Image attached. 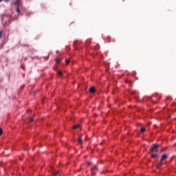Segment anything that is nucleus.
Here are the masks:
<instances>
[{"label":"nucleus","mask_w":176,"mask_h":176,"mask_svg":"<svg viewBox=\"0 0 176 176\" xmlns=\"http://www.w3.org/2000/svg\"><path fill=\"white\" fill-rule=\"evenodd\" d=\"M2 134V129L0 128V135Z\"/></svg>","instance_id":"nucleus-13"},{"label":"nucleus","mask_w":176,"mask_h":176,"mask_svg":"<svg viewBox=\"0 0 176 176\" xmlns=\"http://www.w3.org/2000/svg\"><path fill=\"white\" fill-rule=\"evenodd\" d=\"M14 5L18 6V8H16V10L17 13H20V9L19 8H20V1L16 0Z\"/></svg>","instance_id":"nucleus-2"},{"label":"nucleus","mask_w":176,"mask_h":176,"mask_svg":"<svg viewBox=\"0 0 176 176\" xmlns=\"http://www.w3.org/2000/svg\"><path fill=\"white\" fill-rule=\"evenodd\" d=\"M89 91L91 93H95L96 92V88H94V87H91L90 89H89Z\"/></svg>","instance_id":"nucleus-3"},{"label":"nucleus","mask_w":176,"mask_h":176,"mask_svg":"<svg viewBox=\"0 0 176 176\" xmlns=\"http://www.w3.org/2000/svg\"><path fill=\"white\" fill-rule=\"evenodd\" d=\"M58 75H60V76L63 75V72H58Z\"/></svg>","instance_id":"nucleus-12"},{"label":"nucleus","mask_w":176,"mask_h":176,"mask_svg":"<svg viewBox=\"0 0 176 176\" xmlns=\"http://www.w3.org/2000/svg\"><path fill=\"white\" fill-rule=\"evenodd\" d=\"M166 159H167V155L164 154L161 157V160L163 162V160H166Z\"/></svg>","instance_id":"nucleus-4"},{"label":"nucleus","mask_w":176,"mask_h":176,"mask_svg":"<svg viewBox=\"0 0 176 176\" xmlns=\"http://www.w3.org/2000/svg\"><path fill=\"white\" fill-rule=\"evenodd\" d=\"M73 129H80V124H77L74 125Z\"/></svg>","instance_id":"nucleus-6"},{"label":"nucleus","mask_w":176,"mask_h":176,"mask_svg":"<svg viewBox=\"0 0 176 176\" xmlns=\"http://www.w3.org/2000/svg\"><path fill=\"white\" fill-rule=\"evenodd\" d=\"M151 157L153 159H157V157H159V155H157V154H151Z\"/></svg>","instance_id":"nucleus-5"},{"label":"nucleus","mask_w":176,"mask_h":176,"mask_svg":"<svg viewBox=\"0 0 176 176\" xmlns=\"http://www.w3.org/2000/svg\"><path fill=\"white\" fill-rule=\"evenodd\" d=\"M56 64H60V61H61V60L60 58H56Z\"/></svg>","instance_id":"nucleus-8"},{"label":"nucleus","mask_w":176,"mask_h":176,"mask_svg":"<svg viewBox=\"0 0 176 176\" xmlns=\"http://www.w3.org/2000/svg\"><path fill=\"white\" fill-rule=\"evenodd\" d=\"M2 35H3V32L1 31L0 32V39L2 38Z\"/></svg>","instance_id":"nucleus-11"},{"label":"nucleus","mask_w":176,"mask_h":176,"mask_svg":"<svg viewBox=\"0 0 176 176\" xmlns=\"http://www.w3.org/2000/svg\"><path fill=\"white\" fill-rule=\"evenodd\" d=\"M157 148H159V145L157 144L153 145L151 148V152H157L158 151Z\"/></svg>","instance_id":"nucleus-1"},{"label":"nucleus","mask_w":176,"mask_h":176,"mask_svg":"<svg viewBox=\"0 0 176 176\" xmlns=\"http://www.w3.org/2000/svg\"><path fill=\"white\" fill-rule=\"evenodd\" d=\"M145 131H146V129H145V127H142L140 129V132L145 133Z\"/></svg>","instance_id":"nucleus-7"},{"label":"nucleus","mask_w":176,"mask_h":176,"mask_svg":"<svg viewBox=\"0 0 176 176\" xmlns=\"http://www.w3.org/2000/svg\"><path fill=\"white\" fill-rule=\"evenodd\" d=\"M57 175H58V172L56 173L53 176H57Z\"/></svg>","instance_id":"nucleus-14"},{"label":"nucleus","mask_w":176,"mask_h":176,"mask_svg":"<svg viewBox=\"0 0 176 176\" xmlns=\"http://www.w3.org/2000/svg\"><path fill=\"white\" fill-rule=\"evenodd\" d=\"M78 143L82 144V138H78Z\"/></svg>","instance_id":"nucleus-10"},{"label":"nucleus","mask_w":176,"mask_h":176,"mask_svg":"<svg viewBox=\"0 0 176 176\" xmlns=\"http://www.w3.org/2000/svg\"><path fill=\"white\" fill-rule=\"evenodd\" d=\"M71 60H69V59H66L65 60V63H66V64H69V62H70Z\"/></svg>","instance_id":"nucleus-9"}]
</instances>
